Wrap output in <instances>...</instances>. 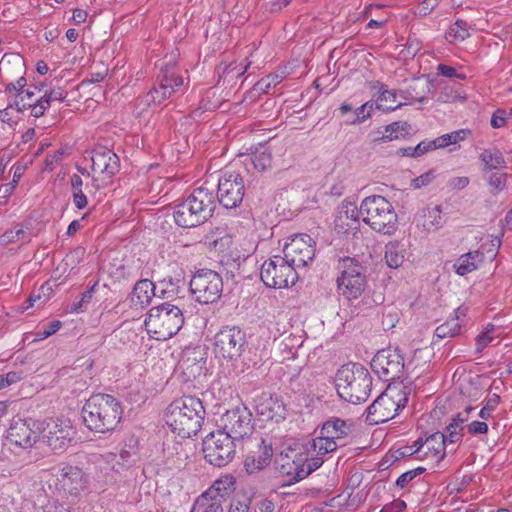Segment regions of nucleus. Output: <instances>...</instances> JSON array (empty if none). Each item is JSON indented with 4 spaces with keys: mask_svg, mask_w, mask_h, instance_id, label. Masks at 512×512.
Wrapping results in <instances>:
<instances>
[{
    "mask_svg": "<svg viewBox=\"0 0 512 512\" xmlns=\"http://www.w3.org/2000/svg\"><path fill=\"white\" fill-rule=\"evenodd\" d=\"M350 432V426L340 418H332L324 422L319 435L305 445V455L291 460L282 457L281 471L291 476L293 482H299L322 466L327 455L335 451Z\"/></svg>",
    "mask_w": 512,
    "mask_h": 512,
    "instance_id": "f257e3e1",
    "label": "nucleus"
},
{
    "mask_svg": "<svg viewBox=\"0 0 512 512\" xmlns=\"http://www.w3.org/2000/svg\"><path fill=\"white\" fill-rule=\"evenodd\" d=\"M205 410L200 399L184 396L174 400L165 413V422L173 433L190 438L201 429Z\"/></svg>",
    "mask_w": 512,
    "mask_h": 512,
    "instance_id": "f03ea898",
    "label": "nucleus"
},
{
    "mask_svg": "<svg viewBox=\"0 0 512 512\" xmlns=\"http://www.w3.org/2000/svg\"><path fill=\"white\" fill-rule=\"evenodd\" d=\"M120 402L108 394H94L82 408L85 425L92 431L107 433L117 428L122 418Z\"/></svg>",
    "mask_w": 512,
    "mask_h": 512,
    "instance_id": "7ed1b4c3",
    "label": "nucleus"
},
{
    "mask_svg": "<svg viewBox=\"0 0 512 512\" xmlns=\"http://www.w3.org/2000/svg\"><path fill=\"white\" fill-rule=\"evenodd\" d=\"M215 209L213 192L208 188L199 187L181 203L173 212L175 223L183 228L196 227L206 222Z\"/></svg>",
    "mask_w": 512,
    "mask_h": 512,
    "instance_id": "20e7f679",
    "label": "nucleus"
},
{
    "mask_svg": "<svg viewBox=\"0 0 512 512\" xmlns=\"http://www.w3.org/2000/svg\"><path fill=\"white\" fill-rule=\"evenodd\" d=\"M335 387L343 400L359 404L370 395L372 377L361 364L344 365L336 373Z\"/></svg>",
    "mask_w": 512,
    "mask_h": 512,
    "instance_id": "39448f33",
    "label": "nucleus"
},
{
    "mask_svg": "<svg viewBox=\"0 0 512 512\" xmlns=\"http://www.w3.org/2000/svg\"><path fill=\"white\" fill-rule=\"evenodd\" d=\"M183 323L182 310L169 302L152 307L144 321L147 333L159 341L168 340L176 335Z\"/></svg>",
    "mask_w": 512,
    "mask_h": 512,
    "instance_id": "423d86ee",
    "label": "nucleus"
},
{
    "mask_svg": "<svg viewBox=\"0 0 512 512\" xmlns=\"http://www.w3.org/2000/svg\"><path fill=\"white\" fill-rule=\"evenodd\" d=\"M360 216L371 229L384 235L397 230L398 217L393 205L381 195L364 198L360 204Z\"/></svg>",
    "mask_w": 512,
    "mask_h": 512,
    "instance_id": "0eeeda50",
    "label": "nucleus"
},
{
    "mask_svg": "<svg viewBox=\"0 0 512 512\" xmlns=\"http://www.w3.org/2000/svg\"><path fill=\"white\" fill-rule=\"evenodd\" d=\"M409 391L402 384L388 385L367 408L366 420L371 425L393 419L408 403Z\"/></svg>",
    "mask_w": 512,
    "mask_h": 512,
    "instance_id": "6e6552de",
    "label": "nucleus"
},
{
    "mask_svg": "<svg viewBox=\"0 0 512 512\" xmlns=\"http://www.w3.org/2000/svg\"><path fill=\"white\" fill-rule=\"evenodd\" d=\"M247 347L246 333L237 326H225L214 336L215 356L232 364L240 360Z\"/></svg>",
    "mask_w": 512,
    "mask_h": 512,
    "instance_id": "1a4fd4ad",
    "label": "nucleus"
},
{
    "mask_svg": "<svg viewBox=\"0 0 512 512\" xmlns=\"http://www.w3.org/2000/svg\"><path fill=\"white\" fill-rule=\"evenodd\" d=\"M204 458L212 465L222 467L232 461L235 455V440L224 431L209 433L203 440Z\"/></svg>",
    "mask_w": 512,
    "mask_h": 512,
    "instance_id": "9d476101",
    "label": "nucleus"
},
{
    "mask_svg": "<svg viewBox=\"0 0 512 512\" xmlns=\"http://www.w3.org/2000/svg\"><path fill=\"white\" fill-rule=\"evenodd\" d=\"M341 268L337 278L339 293L348 300L359 298L367 284L363 267L356 260L345 258L342 260Z\"/></svg>",
    "mask_w": 512,
    "mask_h": 512,
    "instance_id": "9b49d317",
    "label": "nucleus"
},
{
    "mask_svg": "<svg viewBox=\"0 0 512 512\" xmlns=\"http://www.w3.org/2000/svg\"><path fill=\"white\" fill-rule=\"evenodd\" d=\"M190 290L196 301L201 304L215 303L223 291L221 276L210 269L196 272L190 280Z\"/></svg>",
    "mask_w": 512,
    "mask_h": 512,
    "instance_id": "f8f14e48",
    "label": "nucleus"
},
{
    "mask_svg": "<svg viewBox=\"0 0 512 512\" xmlns=\"http://www.w3.org/2000/svg\"><path fill=\"white\" fill-rule=\"evenodd\" d=\"M261 280L270 288L282 289L294 285L298 279L297 270L281 256H274L262 264Z\"/></svg>",
    "mask_w": 512,
    "mask_h": 512,
    "instance_id": "ddd939ff",
    "label": "nucleus"
},
{
    "mask_svg": "<svg viewBox=\"0 0 512 512\" xmlns=\"http://www.w3.org/2000/svg\"><path fill=\"white\" fill-rule=\"evenodd\" d=\"M411 363H404V357L398 347H388L378 351L371 361V368L384 381L399 378L403 370Z\"/></svg>",
    "mask_w": 512,
    "mask_h": 512,
    "instance_id": "4468645a",
    "label": "nucleus"
},
{
    "mask_svg": "<svg viewBox=\"0 0 512 512\" xmlns=\"http://www.w3.org/2000/svg\"><path fill=\"white\" fill-rule=\"evenodd\" d=\"M221 431L235 441L249 436L253 432L252 414L244 406L226 411L219 420Z\"/></svg>",
    "mask_w": 512,
    "mask_h": 512,
    "instance_id": "2eb2a0df",
    "label": "nucleus"
},
{
    "mask_svg": "<svg viewBox=\"0 0 512 512\" xmlns=\"http://www.w3.org/2000/svg\"><path fill=\"white\" fill-rule=\"evenodd\" d=\"M44 431V421L33 418L13 420L7 430V439L10 443L30 448L39 439Z\"/></svg>",
    "mask_w": 512,
    "mask_h": 512,
    "instance_id": "dca6fc26",
    "label": "nucleus"
},
{
    "mask_svg": "<svg viewBox=\"0 0 512 512\" xmlns=\"http://www.w3.org/2000/svg\"><path fill=\"white\" fill-rule=\"evenodd\" d=\"M315 242L307 234H298L290 238L283 247L284 256L282 259L293 266L296 270L306 267L315 256Z\"/></svg>",
    "mask_w": 512,
    "mask_h": 512,
    "instance_id": "f3484780",
    "label": "nucleus"
},
{
    "mask_svg": "<svg viewBox=\"0 0 512 512\" xmlns=\"http://www.w3.org/2000/svg\"><path fill=\"white\" fill-rule=\"evenodd\" d=\"M183 85V78L178 75L174 66L161 68L156 83L146 95L148 105H158L169 98L176 89Z\"/></svg>",
    "mask_w": 512,
    "mask_h": 512,
    "instance_id": "a211bd4d",
    "label": "nucleus"
},
{
    "mask_svg": "<svg viewBox=\"0 0 512 512\" xmlns=\"http://www.w3.org/2000/svg\"><path fill=\"white\" fill-rule=\"evenodd\" d=\"M244 189V181L239 173H225L218 180L219 203L226 209L237 207L243 200Z\"/></svg>",
    "mask_w": 512,
    "mask_h": 512,
    "instance_id": "6ab92c4d",
    "label": "nucleus"
},
{
    "mask_svg": "<svg viewBox=\"0 0 512 512\" xmlns=\"http://www.w3.org/2000/svg\"><path fill=\"white\" fill-rule=\"evenodd\" d=\"M27 85L26 79L21 76L15 82L6 85L5 93L11 99V106H16V113L30 110V115L34 117V107L38 103L36 91L41 92L38 87L24 89Z\"/></svg>",
    "mask_w": 512,
    "mask_h": 512,
    "instance_id": "aec40b11",
    "label": "nucleus"
},
{
    "mask_svg": "<svg viewBox=\"0 0 512 512\" xmlns=\"http://www.w3.org/2000/svg\"><path fill=\"white\" fill-rule=\"evenodd\" d=\"M87 487L85 473L78 467L65 466L56 476V488L72 496L79 495Z\"/></svg>",
    "mask_w": 512,
    "mask_h": 512,
    "instance_id": "412c9836",
    "label": "nucleus"
},
{
    "mask_svg": "<svg viewBox=\"0 0 512 512\" xmlns=\"http://www.w3.org/2000/svg\"><path fill=\"white\" fill-rule=\"evenodd\" d=\"M255 409L264 420L280 422L286 418L287 408L282 398L263 392L255 399Z\"/></svg>",
    "mask_w": 512,
    "mask_h": 512,
    "instance_id": "4be33fe9",
    "label": "nucleus"
},
{
    "mask_svg": "<svg viewBox=\"0 0 512 512\" xmlns=\"http://www.w3.org/2000/svg\"><path fill=\"white\" fill-rule=\"evenodd\" d=\"M72 426L69 421L59 419L44 422L43 439L54 451L65 449L71 439Z\"/></svg>",
    "mask_w": 512,
    "mask_h": 512,
    "instance_id": "5701e85b",
    "label": "nucleus"
},
{
    "mask_svg": "<svg viewBox=\"0 0 512 512\" xmlns=\"http://www.w3.org/2000/svg\"><path fill=\"white\" fill-rule=\"evenodd\" d=\"M92 170L99 173L103 179H111L120 169V160L111 149L98 146L91 152Z\"/></svg>",
    "mask_w": 512,
    "mask_h": 512,
    "instance_id": "b1692460",
    "label": "nucleus"
},
{
    "mask_svg": "<svg viewBox=\"0 0 512 512\" xmlns=\"http://www.w3.org/2000/svg\"><path fill=\"white\" fill-rule=\"evenodd\" d=\"M447 443L445 442L444 433L436 432L431 434L423 442L421 439L414 442L413 446L408 447L410 453H421L431 460L440 462L446 456Z\"/></svg>",
    "mask_w": 512,
    "mask_h": 512,
    "instance_id": "393cba45",
    "label": "nucleus"
},
{
    "mask_svg": "<svg viewBox=\"0 0 512 512\" xmlns=\"http://www.w3.org/2000/svg\"><path fill=\"white\" fill-rule=\"evenodd\" d=\"M206 366V352L201 346L186 347L179 361V368L188 378L200 376Z\"/></svg>",
    "mask_w": 512,
    "mask_h": 512,
    "instance_id": "a878e982",
    "label": "nucleus"
},
{
    "mask_svg": "<svg viewBox=\"0 0 512 512\" xmlns=\"http://www.w3.org/2000/svg\"><path fill=\"white\" fill-rule=\"evenodd\" d=\"M416 225L426 233L439 230L445 223L440 205L423 208L415 216Z\"/></svg>",
    "mask_w": 512,
    "mask_h": 512,
    "instance_id": "bb28decb",
    "label": "nucleus"
},
{
    "mask_svg": "<svg viewBox=\"0 0 512 512\" xmlns=\"http://www.w3.org/2000/svg\"><path fill=\"white\" fill-rule=\"evenodd\" d=\"M234 489L235 478L232 475H225L217 479L211 487L199 497H206L209 502H218L223 506L226 498L234 491Z\"/></svg>",
    "mask_w": 512,
    "mask_h": 512,
    "instance_id": "cd10ccee",
    "label": "nucleus"
},
{
    "mask_svg": "<svg viewBox=\"0 0 512 512\" xmlns=\"http://www.w3.org/2000/svg\"><path fill=\"white\" fill-rule=\"evenodd\" d=\"M465 318L466 309L458 307L451 317L435 329V337L438 339H445L459 335L461 327L465 322Z\"/></svg>",
    "mask_w": 512,
    "mask_h": 512,
    "instance_id": "c85d7f7f",
    "label": "nucleus"
},
{
    "mask_svg": "<svg viewBox=\"0 0 512 512\" xmlns=\"http://www.w3.org/2000/svg\"><path fill=\"white\" fill-rule=\"evenodd\" d=\"M372 89L376 90L379 94L375 101L377 109L387 112L395 111L403 106V103L398 102V91L388 89L382 82H374Z\"/></svg>",
    "mask_w": 512,
    "mask_h": 512,
    "instance_id": "c756f323",
    "label": "nucleus"
},
{
    "mask_svg": "<svg viewBox=\"0 0 512 512\" xmlns=\"http://www.w3.org/2000/svg\"><path fill=\"white\" fill-rule=\"evenodd\" d=\"M272 456L273 450L271 444H267L262 440L259 450L255 454L246 457L244 467L249 473L260 471L270 463Z\"/></svg>",
    "mask_w": 512,
    "mask_h": 512,
    "instance_id": "7c9ffc66",
    "label": "nucleus"
},
{
    "mask_svg": "<svg viewBox=\"0 0 512 512\" xmlns=\"http://www.w3.org/2000/svg\"><path fill=\"white\" fill-rule=\"evenodd\" d=\"M484 253L478 250L469 251L458 257L453 268L459 276H465L478 269L479 265L484 261Z\"/></svg>",
    "mask_w": 512,
    "mask_h": 512,
    "instance_id": "2f4dec72",
    "label": "nucleus"
},
{
    "mask_svg": "<svg viewBox=\"0 0 512 512\" xmlns=\"http://www.w3.org/2000/svg\"><path fill=\"white\" fill-rule=\"evenodd\" d=\"M158 287L150 280L143 279L138 281L132 292L131 301L135 305H148L151 299L157 295Z\"/></svg>",
    "mask_w": 512,
    "mask_h": 512,
    "instance_id": "473e14b6",
    "label": "nucleus"
},
{
    "mask_svg": "<svg viewBox=\"0 0 512 512\" xmlns=\"http://www.w3.org/2000/svg\"><path fill=\"white\" fill-rule=\"evenodd\" d=\"M66 98V93L61 87L51 89L49 92L45 91L43 95L38 97V103L34 107V117L39 118L44 115L45 111L50 107L54 101L63 102Z\"/></svg>",
    "mask_w": 512,
    "mask_h": 512,
    "instance_id": "72a5a7b5",
    "label": "nucleus"
},
{
    "mask_svg": "<svg viewBox=\"0 0 512 512\" xmlns=\"http://www.w3.org/2000/svg\"><path fill=\"white\" fill-rule=\"evenodd\" d=\"M405 245L400 241H390L385 246V261L390 268H399L405 260Z\"/></svg>",
    "mask_w": 512,
    "mask_h": 512,
    "instance_id": "f704fd0d",
    "label": "nucleus"
},
{
    "mask_svg": "<svg viewBox=\"0 0 512 512\" xmlns=\"http://www.w3.org/2000/svg\"><path fill=\"white\" fill-rule=\"evenodd\" d=\"M470 25L467 21L458 19L445 32V38L450 43H461L470 37Z\"/></svg>",
    "mask_w": 512,
    "mask_h": 512,
    "instance_id": "c9c22d12",
    "label": "nucleus"
},
{
    "mask_svg": "<svg viewBox=\"0 0 512 512\" xmlns=\"http://www.w3.org/2000/svg\"><path fill=\"white\" fill-rule=\"evenodd\" d=\"M467 421V417H464L461 413L455 416L452 421L446 427V433H444L445 442L448 444H454L461 440L463 437L464 423Z\"/></svg>",
    "mask_w": 512,
    "mask_h": 512,
    "instance_id": "e433bc0d",
    "label": "nucleus"
},
{
    "mask_svg": "<svg viewBox=\"0 0 512 512\" xmlns=\"http://www.w3.org/2000/svg\"><path fill=\"white\" fill-rule=\"evenodd\" d=\"M484 164V170H493L505 167V159L502 153L496 149H485L479 156Z\"/></svg>",
    "mask_w": 512,
    "mask_h": 512,
    "instance_id": "4c0bfd02",
    "label": "nucleus"
},
{
    "mask_svg": "<svg viewBox=\"0 0 512 512\" xmlns=\"http://www.w3.org/2000/svg\"><path fill=\"white\" fill-rule=\"evenodd\" d=\"M409 129L410 126L406 122H393L385 127L379 140L386 142L404 138L409 134Z\"/></svg>",
    "mask_w": 512,
    "mask_h": 512,
    "instance_id": "58836bf2",
    "label": "nucleus"
},
{
    "mask_svg": "<svg viewBox=\"0 0 512 512\" xmlns=\"http://www.w3.org/2000/svg\"><path fill=\"white\" fill-rule=\"evenodd\" d=\"M250 161L257 171H265L267 168L271 166V153L265 146H260L259 148H256L254 152L251 153Z\"/></svg>",
    "mask_w": 512,
    "mask_h": 512,
    "instance_id": "ea45409f",
    "label": "nucleus"
},
{
    "mask_svg": "<svg viewBox=\"0 0 512 512\" xmlns=\"http://www.w3.org/2000/svg\"><path fill=\"white\" fill-rule=\"evenodd\" d=\"M250 64L251 63L249 62L243 66L236 63H230L224 67L220 65L218 68L219 72L221 71L220 79H223L224 83H231L236 78L242 76L247 71Z\"/></svg>",
    "mask_w": 512,
    "mask_h": 512,
    "instance_id": "a19ab883",
    "label": "nucleus"
},
{
    "mask_svg": "<svg viewBox=\"0 0 512 512\" xmlns=\"http://www.w3.org/2000/svg\"><path fill=\"white\" fill-rule=\"evenodd\" d=\"M17 241L27 242L29 241L28 233L21 225H16L14 228L4 232L0 236V244L7 245L15 243Z\"/></svg>",
    "mask_w": 512,
    "mask_h": 512,
    "instance_id": "79ce46f5",
    "label": "nucleus"
},
{
    "mask_svg": "<svg viewBox=\"0 0 512 512\" xmlns=\"http://www.w3.org/2000/svg\"><path fill=\"white\" fill-rule=\"evenodd\" d=\"M469 134L468 130L460 129L453 131L451 133L444 134L435 139V143L437 148H444L449 145L457 144L460 141H463L467 135Z\"/></svg>",
    "mask_w": 512,
    "mask_h": 512,
    "instance_id": "37998d69",
    "label": "nucleus"
},
{
    "mask_svg": "<svg viewBox=\"0 0 512 512\" xmlns=\"http://www.w3.org/2000/svg\"><path fill=\"white\" fill-rule=\"evenodd\" d=\"M285 78L284 71L275 72L272 74L267 75L266 77H263L260 79L256 87L258 90L262 91L263 93H270V90L272 88H275L278 84H280Z\"/></svg>",
    "mask_w": 512,
    "mask_h": 512,
    "instance_id": "c03bdc74",
    "label": "nucleus"
},
{
    "mask_svg": "<svg viewBox=\"0 0 512 512\" xmlns=\"http://www.w3.org/2000/svg\"><path fill=\"white\" fill-rule=\"evenodd\" d=\"M508 174L507 173H492L488 177V187L492 195H498L501 193L507 185Z\"/></svg>",
    "mask_w": 512,
    "mask_h": 512,
    "instance_id": "a18cd8bd",
    "label": "nucleus"
},
{
    "mask_svg": "<svg viewBox=\"0 0 512 512\" xmlns=\"http://www.w3.org/2000/svg\"><path fill=\"white\" fill-rule=\"evenodd\" d=\"M190 512H224V509L221 503L209 502L206 497H198Z\"/></svg>",
    "mask_w": 512,
    "mask_h": 512,
    "instance_id": "49530a36",
    "label": "nucleus"
},
{
    "mask_svg": "<svg viewBox=\"0 0 512 512\" xmlns=\"http://www.w3.org/2000/svg\"><path fill=\"white\" fill-rule=\"evenodd\" d=\"M494 332V325H488L487 328L476 337L475 349L477 353H481L490 343L495 340L493 335Z\"/></svg>",
    "mask_w": 512,
    "mask_h": 512,
    "instance_id": "de8ad7c7",
    "label": "nucleus"
},
{
    "mask_svg": "<svg viewBox=\"0 0 512 512\" xmlns=\"http://www.w3.org/2000/svg\"><path fill=\"white\" fill-rule=\"evenodd\" d=\"M361 217L360 216V207L357 208L353 203L351 202H343L339 212H338V220L342 221L344 219L346 220H352L357 221V219Z\"/></svg>",
    "mask_w": 512,
    "mask_h": 512,
    "instance_id": "09e8293b",
    "label": "nucleus"
},
{
    "mask_svg": "<svg viewBox=\"0 0 512 512\" xmlns=\"http://www.w3.org/2000/svg\"><path fill=\"white\" fill-rule=\"evenodd\" d=\"M130 457H131V455H130L129 451L122 450L119 455L110 454L107 457V462L109 464H111L113 470H115L116 472H119L126 466Z\"/></svg>",
    "mask_w": 512,
    "mask_h": 512,
    "instance_id": "8fccbe9b",
    "label": "nucleus"
},
{
    "mask_svg": "<svg viewBox=\"0 0 512 512\" xmlns=\"http://www.w3.org/2000/svg\"><path fill=\"white\" fill-rule=\"evenodd\" d=\"M424 471L425 468L417 467L402 473L396 480V486L401 489L405 488L416 476L421 475Z\"/></svg>",
    "mask_w": 512,
    "mask_h": 512,
    "instance_id": "3c124183",
    "label": "nucleus"
},
{
    "mask_svg": "<svg viewBox=\"0 0 512 512\" xmlns=\"http://www.w3.org/2000/svg\"><path fill=\"white\" fill-rule=\"evenodd\" d=\"M62 327V323L59 320H54L49 324L43 326L36 333L37 340H44L53 334H55Z\"/></svg>",
    "mask_w": 512,
    "mask_h": 512,
    "instance_id": "603ef678",
    "label": "nucleus"
},
{
    "mask_svg": "<svg viewBox=\"0 0 512 512\" xmlns=\"http://www.w3.org/2000/svg\"><path fill=\"white\" fill-rule=\"evenodd\" d=\"M373 106H374V102L368 101V102L364 103L363 105H361L360 107H358L355 111L356 118L351 123L357 124V123L364 122L367 118L370 117V113L373 109Z\"/></svg>",
    "mask_w": 512,
    "mask_h": 512,
    "instance_id": "864d4df0",
    "label": "nucleus"
},
{
    "mask_svg": "<svg viewBox=\"0 0 512 512\" xmlns=\"http://www.w3.org/2000/svg\"><path fill=\"white\" fill-rule=\"evenodd\" d=\"M414 101L418 103H424L426 101L425 96L416 97L413 95L411 88L406 90L398 91V102L403 103V105L412 104Z\"/></svg>",
    "mask_w": 512,
    "mask_h": 512,
    "instance_id": "5fc2aeb1",
    "label": "nucleus"
},
{
    "mask_svg": "<svg viewBox=\"0 0 512 512\" xmlns=\"http://www.w3.org/2000/svg\"><path fill=\"white\" fill-rule=\"evenodd\" d=\"M23 378L22 372L10 371L6 374L0 375V389L11 386L19 382Z\"/></svg>",
    "mask_w": 512,
    "mask_h": 512,
    "instance_id": "6e6d98bb",
    "label": "nucleus"
},
{
    "mask_svg": "<svg viewBox=\"0 0 512 512\" xmlns=\"http://www.w3.org/2000/svg\"><path fill=\"white\" fill-rule=\"evenodd\" d=\"M467 431L471 435H482L488 432V424L485 421H472L467 426Z\"/></svg>",
    "mask_w": 512,
    "mask_h": 512,
    "instance_id": "4d7b16f0",
    "label": "nucleus"
},
{
    "mask_svg": "<svg viewBox=\"0 0 512 512\" xmlns=\"http://www.w3.org/2000/svg\"><path fill=\"white\" fill-rule=\"evenodd\" d=\"M302 341H300L299 338L297 337H293V336H289L287 338H285L282 342H281V346L283 347V349H289V353L291 354V357H295L296 355V347H300L302 345Z\"/></svg>",
    "mask_w": 512,
    "mask_h": 512,
    "instance_id": "13d9d810",
    "label": "nucleus"
},
{
    "mask_svg": "<svg viewBox=\"0 0 512 512\" xmlns=\"http://www.w3.org/2000/svg\"><path fill=\"white\" fill-rule=\"evenodd\" d=\"M16 112V106H11V99L8 97V104L4 109L0 110V120L5 123H14L15 117L12 115Z\"/></svg>",
    "mask_w": 512,
    "mask_h": 512,
    "instance_id": "bf43d9fd",
    "label": "nucleus"
},
{
    "mask_svg": "<svg viewBox=\"0 0 512 512\" xmlns=\"http://www.w3.org/2000/svg\"><path fill=\"white\" fill-rule=\"evenodd\" d=\"M435 140L433 141H422L417 146L413 147V151L416 157L422 156L423 154L436 149Z\"/></svg>",
    "mask_w": 512,
    "mask_h": 512,
    "instance_id": "052dcab7",
    "label": "nucleus"
},
{
    "mask_svg": "<svg viewBox=\"0 0 512 512\" xmlns=\"http://www.w3.org/2000/svg\"><path fill=\"white\" fill-rule=\"evenodd\" d=\"M470 180L466 176L454 177L448 181V187L453 190H461L468 186Z\"/></svg>",
    "mask_w": 512,
    "mask_h": 512,
    "instance_id": "680f3d73",
    "label": "nucleus"
},
{
    "mask_svg": "<svg viewBox=\"0 0 512 512\" xmlns=\"http://www.w3.org/2000/svg\"><path fill=\"white\" fill-rule=\"evenodd\" d=\"M506 113L504 110H496L491 117V126L493 128H501L506 124Z\"/></svg>",
    "mask_w": 512,
    "mask_h": 512,
    "instance_id": "e2e57ef3",
    "label": "nucleus"
},
{
    "mask_svg": "<svg viewBox=\"0 0 512 512\" xmlns=\"http://www.w3.org/2000/svg\"><path fill=\"white\" fill-rule=\"evenodd\" d=\"M405 508L406 503L403 500L397 499L386 504L380 512H402Z\"/></svg>",
    "mask_w": 512,
    "mask_h": 512,
    "instance_id": "0e129e2a",
    "label": "nucleus"
},
{
    "mask_svg": "<svg viewBox=\"0 0 512 512\" xmlns=\"http://www.w3.org/2000/svg\"><path fill=\"white\" fill-rule=\"evenodd\" d=\"M433 179H434L433 173L427 172V173H424V174L420 175L419 177L415 178L412 181V186L414 188H421L423 186L430 184Z\"/></svg>",
    "mask_w": 512,
    "mask_h": 512,
    "instance_id": "69168bd1",
    "label": "nucleus"
},
{
    "mask_svg": "<svg viewBox=\"0 0 512 512\" xmlns=\"http://www.w3.org/2000/svg\"><path fill=\"white\" fill-rule=\"evenodd\" d=\"M37 512H67V510L55 500H49Z\"/></svg>",
    "mask_w": 512,
    "mask_h": 512,
    "instance_id": "338daca9",
    "label": "nucleus"
},
{
    "mask_svg": "<svg viewBox=\"0 0 512 512\" xmlns=\"http://www.w3.org/2000/svg\"><path fill=\"white\" fill-rule=\"evenodd\" d=\"M73 204L79 210L84 209L88 204L87 196L83 193V191H78L76 193H72Z\"/></svg>",
    "mask_w": 512,
    "mask_h": 512,
    "instance_id": "774afa93",
    "label": "nucleus"
}]
</instances>
